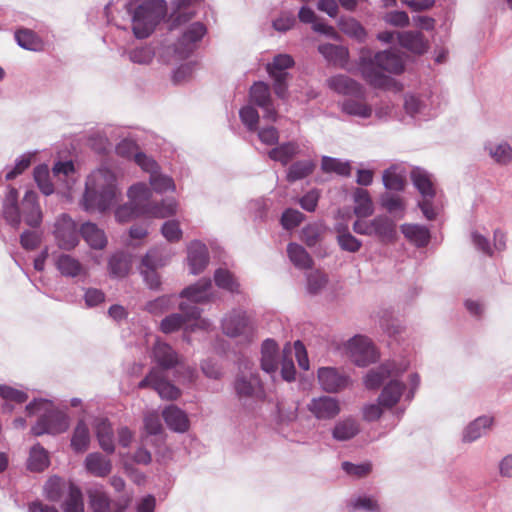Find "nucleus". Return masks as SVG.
<instances>
[{
  "label": "nucleus",
  "instance_id": "obj_47",
  "mask_svg": "<svg viewBox=\"0 0 512 512\" xmlns=\"http://www.w3.org/2000/svg\"><path fill=\"white\" fill-rule=\"evenodd\" d=\"M0 397L3 399V410L12 412L13 404H22L28 399L25 391L9 385H0Z\"/></svg>",
  "mask_w": 512,
  "mask_h": 512
},
{
  "label": "nucleus",
  "instance_id": "obj_38",
  "mask_svg": "<svg viewBox=\"0 0 512 512\" xmlns=\"http://www.w3.org/2000/svg\"><path fill=\"white\" fill-rule=\"evenodd\" d=\"M80 234L92 249H104L107 237L103 229L93 222H85L80 228Z\"/></svg>",
  "mask_w": 512,
  "mask_h": 512
},
{
  "label": "nucleus",
  "instance_id": "obj_29",
  "mask_svg": "<svg viewBox=\"0 0 512 512\" xmlns=\"http://www.w3.org/2000/svg\"><path fill=\"white\" fill-rule=\"evenodd\" d=\"M494 425V417L482 415L470 422L463 430L462 440L465 443H472L486 435Z\"/></svg>",
  "mask_w": 512,
  "mask_h": 512
},
{
  "label": "nucleus",
  "instance_id": "obj_6",
  "mask_svg": "<svg viewBox=\"0 0 512 512\" xmlns=\"http://www.w3.org/2000/svg\"><path fill=\"white\" fill-rule=\"evenodd\" d=\"M180 313H173L166 316L160 323V330L170 334L183 329L185 333L194 332L198 329L208 330L211 322L200 317L201 310L197 306H190L185 301L179 303Z\"/></svg>",
  "mask_w": 512,
  "mask_h": 512
},
{
  "label": "nucleus",
  "instance_id": "obj_17",
  "mask_svg": "<svg viewBox=\"0 0 512 512\" xmlns=\"http://www.w3.org/2000/svg\"><path fill=\"white\" fill-rule=\"evenodd\" d=\"M250 101L263 110V118L275 122L278 119V112L273 105L270 87L264 82H256L249 92Z\"/></svg>",
  "mask_w": 512,
  "mask_h": 512
},
{
  "label": "nucleus",
  "instance_id": "obj_50",
  "mask_svg": "<svg viewBox=\"0 0 512 512\" xmlns=\"http://www.w3.org/2000/svg\"><path fill=\"white\" fill-rule=\"evenodd\" d=\"M108 269L112 277L124 278L131 269V258L124 253H115L109 259Z\"/></svg>",
  "mask_w": 512,
  "mask_h": 512
},
{
  "label": "nucleus",
  "instance_id": "obj_58",
  "mask_svg": "<svg viewBox=\"0 0 512 512\" xmlns=\"http://www.w3.org/2000/svg\"><path fill=\"white\" fill-rule=\"evenodd\" d=\"M34 179L44 195L49 196L54 193L55 186L51 182V175L47 165L42 164L34 168Z\"/></svg>",
  "mask_w": 512,
  "mask_h": 512
},
{
  "label": "nucleus",
  "instance_id": "obj_2",
  "mask_svg": "<svg viewBox=\"0 0 512 512\" xmlns=\"http://www.w3.org/2000/svg\"><path fill=\"white\" fill-rule=\"evenodd\" d=\"M358 69L370 85L385 88L391 83V78L386 73H402L404 71V60L394 50L380 51L372 56L370 49L362 48L359 54Z\"/></svg>",
  "mask_w": 512,
  "mask_h": 512
},
{
  "label": "nucleus",
  "instance_id": "obj_14",
  "mask_svg": "<svg viewBox=\"0 0 512 512\" xmlns=\"http://www.w3.org/2000/svg\"><path fill=\"white\" fill-rule=\"evenodd\" d=\"M52 233L61 250L71 251L79 244L80 231L76 222L66 213L56 218Z\"/></svg>",
  "mask_w": 512,
  "mask_h": 512
},
{
  "label": "nucleus",
  "instance_id": "obj_11",
  "mask_svg": "<svg viewBox=\"0 0 512 512\" xmlns=\"http://www.w3.org/2000/svg\"><path fill=\"white\" fill-rule=\"evenodd\" d=\"M171 257L172 254L164 248H153L143 257L140 273L150 289H157L160 286V277L156 270L165 266Z\"/></svg>",
  "mask_w": 512,
  "mask_h": 512
},
{
  "label": "nucleus",
  "instance_id": "obj_64",
  "mask_svg": "<svg viewBox=\"0 0 512 512\" xmlns=\"http://www.w3.org/2000/svg\"><path fill=\"white\" fill-rule=\"evenodd\" d=\"M381 205L390 214L395 217H403L405 211V204L403 199L394 194L386 193L381 197Z\"/></svg>",
  "mask_w": 512,
  "mask_h": 512
},
{
  "label": "nucleus",
  "instance_id": "obj_49",
  "mask_svg": "<svg viewBox=\"0 0 512 512\" xmlns=\"http://www.w3.org/2000/svg\"><path fill=\"white\" fill-rule=\"evenodd\" d=\"M355 203L354 213L358 218H365L372 215L374 208L369 192L362 188H357L353 193Z\"/></svg>",
  "mask_w": 512,
  "mask_h": 512
},
{
  "label": "nucleus",
  "instance_id": "obj_15",
  "mask_svg": "<svg viewBox=\"0 0 512 512\" xmlns=\"http://www.w3.org/2000/svg\"><path fill=\"white\" fill-rule=\"evenodd\" d=\"M409 367V362L406 359H402L398 362L388 361L381 366L368 371L364 377V385L367 389L378 388L386 379L398 378Z\"/></svg>",
  "mask_w": 512,
  "mask_h": 512
},
{
  "label": "nucleus",
  "instance_id": "obj_5",
  "mask_svg": "<svg viewBox=\"0 0 512 512\" xmlns=\"http://www.w3.org/2000/svg\"><path fill=\"white\" fill-rule=\"evenodd\" d=\"M29 416L39 415L36 424L31 428L35 436L44 434H60L65 432L70 425L68 415L55 408L52 401L47 399H35L25 408Z\"/></svg>",
  "mask_w": 512,
  "mask_h": 512
},
{
  "label": "nucleus",
  "instance_id": "obj_7",
  "mask_svg": "<svg viewBox=\"0 0 512 512\" xmlns=\"http://www.w3.org/2000/svg\"><path fill=\"white\" fill-rule=\"evenodd\" d=\"M221 329L227 337L243 344L252 342L257 334L255 319L241 308L232 309L223 316Z\"/></svg>",
  "mask_w": 512,
  "mask_h": 512
},
{
  "label": "nucleus",
  "instance_id": "obj_42",
  "mask_svg": "<svg viewBox=\"0 0 512 512\" xmlns=\"http://www.w3.org/2000/svg\"><path fill=\"white\" fill-rule=\"evenodd\" d=\"M383 185L388 190L401 191L406 182V170L401 165H392L383 172Z\"/></svg>",
  "mask_w": 512,
  "mask_h": 512
},
{
  "label": "nucleus",
  "instance_id": "obj_28",
  "mask_svg": "<svg viewBox=\"0 0 512 512\" xmlns=\"http://www.w3.org/2000/svg\"><path fill=\"white\" fill-rule=\"evenodd\" d=\"M94 432L99 447L107 454L115 452L114 431L111 423L106 418H97L93 423Z\"/></svg>",
  "mask_w": 512,
  "mask_h": 512
},
{
  "label": "nucleus",
  "instance_id": "obj_55",
  "mask_svg": "<svg viewBox=\"0 0 512 512\" xmlns=\"http://www.w3.org/2000/svg\"><path fill=\"white\" fill-rule=\"evenodd\" d=\"M321 169L325 173H336L340 176H350L352 170L348 160H341L329 156L322 157Z\"/></svg>",
  "mask_w": 512,
  "mask_h": 512
},
{
  "label": "nucleus",
  "instance_id": "obj_22",
  "mask_svg": "<svg viewBox=\"0 0 512 512\" xmlns=\"http://www.w3.org/2000/svg\"><path fill=\"white\" fill-rule=\"evenodd\" d=\"M207 246L201 241L194 240L187 246V264L189 272L193 275L202 273L209 264Z\"/></svg>",
  "mask_w": 512,
  "mask_h": 512
},
{
  "label": "nucleus",
  "instance_id": "obj_43",
  "mask_svg": "<svg viewBox=\"0 0 512 512\" xmlns=\"http://www.w3.org/2000/svg\"><path fill=\"white\" fill-rule=\"evenodd\" d=\"M373 236L384 242H393L396 238V225L387 216H377L372 219Z\"/></svg>",
  "mask_w": 512,
  "mask_h": 512
},
{
  "label": "nucleus",
  "instance_id": "obj_44",
  "mask_svg": "<svg viewBox=\"0 0 512 512\" xmlns=\"http://www.w3.org/2000/svg\"><path fill=\"white\" fill-rule=\"evenodd\" d=\"M401 232L405 238L417 247H425L430 240V232L427 227L419 224H403Z\"/></svg>",
  "mask_w": 512,
  "mask_h": 512
},
{
  "label": "nucleus",
  "instance_id": "obj_34",
  "mask_svg": "<svg viewBox=\"0 0 512 512\" xmlns=\"http://www.w3.org/2000/svg\"><path fill=\"white\" fill-rule=\"evenodd\" d=\"M3 216L5 220L14 228L21 224V206L18 205V191L9 186L5 199L3 201Z\"/></svg>",
  "mask_w": 512,
  "mask_h": 512
},
{
  "label": "nucleus",
  "instance_id": "obj_53",
  "mask_svg": "<svg viewBox=\"0 0 512 512\" xmlns=\"http://www.w3.org/2000/svg\"><path fill=\"white\" fill-rule=\"evenodd\" d=\"M149 184L152 193L164 194L176 191L174 179L169 175L161 173L160 170L149 176Z\"/></svg>",
  "mask_w": 512,
  "mask_h": 512
},
{
  "label": "nucleus",
  "instance_id": "obj_60",
  "mask_svg": "<svg viewBox=\"0 0 512 512\" xmlns=\"http://www.w3.org/2000/svg\"><path fill=\"white\" fill-rule=\"evenodd\" d=\"M315 168V164L311 160H302L293 163L287 172V180L295 182L310 175Z\"/></svg>",
  "mask_w": 512,
  "mask_h": 512
},
{
  "label": "nucleus",
  "instance_id": "obj_16",
  "mask_svg": "<svg viewBox=\"0 0 512 512\" xmlns=\"http://www.w3.org/2000/svg\"><path fill=\"white\" fill-rule=\"evenodd\" d=\"M307 411L318 421H330L341 412L340 401L331 396L313 397L306 405Z\"/></svg>",
  "mask_w": 512,
  "mask_h": 512
},
{
  "label": "nucleus",
  "instance_id": "obj_33",
  "mask_svg": "<svg viewBox=\"0 0 512 512\" xmlns=\"http://www.w3.org/2000/svg\"><path fill=\"white\" fill-rule=\"evenodd\" d=\"M398 43L401 47L414 54H424L429 47L428 40L418 31H404L397 33Z\"/></svg>",
  "mask_w": 512,
  "mask_h": 512
},
{
  "label": "nucleus",
  "instance_id": "obj_51",
  "mask_svg": "<svg viewBox=\"0 0 512 512\" xmlns=\"http://www.w3.org/2000/svg\"><path fill=\"white\" fill-rule=\"evenodd\" d=\"M338 27L344 34L359 42H363L366 39L367 33L365 28L355 18L341 17L338 20Z\"/></svg>",
  "mask_w": 512,
  "mask_h": 512
},
{
  "label": "nucleus",
  "instance_id": "obj_19",
  "mask_svg": "<svg viewBox=\"0 0 512 512\" xmlns=\"http://www.w3.org/2000/svg\"><path fill=\"white\" fill-rule=\"evenodd\" d=\"M215 293L213 290L212 282L208 278L200 279L195 284L184 288L179 297L182 301L187 302L190 306H196L197 303L209 302Z\"/></svg>",
  "mask_w": 512,
  "mask_h": 512
},
{
  "label": "nucleus",
  "instance_id": "obj_20",
  "mask_svg": "<svg viewBox=\"0 0 512 512\" xmlns=\"http://www.w3.org/2000/svg\"><path fill=\"white\" fill-rule=\"evenodd\" d=\"M338 105L344 114L360 119L370 118L374 111L373 107L366 102L364 88L358 95L346 97Z\"/></svg>",
  "mask_w": 512,
  "mask_h": 512
},
{
  "label": "nucleus",
  "instance_id": "obj_63",
  "mask_svg": "<svg viewBox=\"0 0 512 512\" xmlns=\"http://www.w3.org/2000/svg\"><path fill=\"white\" fill-rule=\"evenodd\" d=\"M328 277L320 270H313L306 275V290L309 294L320 293L327 285Z\"/></svg>",
  "mask_w": 512,
  "mask_h": 512
},
{
  "label": "nucleus",
  "instance_id": "obj_35",
  "mask_svg": "<svg viewBox=\"0 0 512 512\" xmlns=\"http://www.w3.org/2000/svg\"><path fill=\"white\" fill-rule=\"evenodd\" d=\"M318 51L329 64L346 68L349 51L345 46L325 43L318 46Z\"/></svg>",
  "mask_w": 512,
  "mask_h": 512
},
{
  "label": "nucleus",
  "instance_id": "obj_56",
  "mask_svg": "<svg viewBox=\"0 0 512 512\" xmlns=\"http://www.w3.org/2000/svg\"><path fill=\"white\" fill-rule=\"evenodd\" d=\"M215 284L231 293L240 292V284L235 275L225 268H218L214 273Z\"/></svg>",
  "mask_w": 512,
  "mask_h": 512
},
{
  "label": "nucleus",
  "instance_id": "obj_4",
  "mask_svg": "<svg viewBox=\"0 0 512 512\" xmlns=\"http://www.w3.org/2000/svg\"><path fill=\"white\" fill-rule=\"evenodd\" d=\"M128 14L131 16L132 30L136 38H147L156 25L167 13L165 0H146L137 3L131 0L126 4Z\"/></svg>",
  "mask_w": 512,
  "mask_h": 512
},
{
  "label": "nucleus",
  "instance_id": "obj_39",
  "mask_svg": "<svg viewBox=\"0 0 512 512\" xmlns=\"http://www.w3.org/2000/svg\"><path fill=\"white\" fill-rule=\"evenodd\" d=\"M279 347L275 340L266 339L261 346V368L268 374L276 373L278 369Z\"/></svg>",
  "mask_w": 512,
  "mask_h": 512
},
{
  "label": "nucleus",
  "instance_id": "obj_52",
  "mask_svg": "<svg viewBox=\"0 0 512 512\" xmlns=\"http://www.w3.org/2000/svg\"><path fill=\"white\" fill-rule=\"evenodd\" d=\"M90 444L89 428L84 421H79L73 431L71 447L76 453L85 452Z\"/></svg>",
  "mask_w": 512,
  "mask_h": 512
},
{
  "label": "nucleus",
  "instance_id": "obj_25",
  "mask_svg": "<svg viewBox=\"0 0 512 512\" xmlns=\"http://www.w3.org/2000/svg\"><path fill=\"white\" fill-rule=\"evenodd\" d=\"M54 264L58 272L66 278L86 277L87 268L70 254L60 253L55 256Z\"/></svg>",
  "mask_w": 512,
  "mask_h": 512
},
{
  "label": "nucleus",
  "instance_id": "obj_24",
  "mask_svg": "<svg viewBox=\"0 0 512 512\" xmlns=\"http://www.w3.org/2000/svg\"><path fill=\"white\" fill-rule=\"evenodd\" d=\"M21 216L24 222L32 228H37L41 225L43 214L36 192L28 190L25 193L21 202Z\"/></svg>",
  "mask_w": 512,
  "mask_h": 512
},
{
  "label": "nucleus",
  "instance_id": "obj_62",
  "mask_svg": "<svg viewBox=\"0 0 512 512\" xmlns=\"http://www.w3.org/2000/svg\"><path fill=\"white\" fill-rule=\"evenodd\" d=\"M348 506L351 510H364L367 512H378L380 510L377 499L366 494L351 498Z\"/></svg>",
  "mask_w": 512,
  "mask_h": 512
},
{
  "label": "nucleus",
  "instance_id": "obj_36",
  "mask_svg": "<svg viewBox=\"0 0 512 512\" xmlns=\"http://www.w3.org/2000/svg\"><path fill=\"white\" fill-rule=\"evenodd\" d=\"M326 82L332 91L347 97L358 95L363 88L361 84L344 74L334 75L328 78Z\"/></svg>",
  "mask_w": 512,
  "mask_h": 512
},
{
  "label": "nucleus",
  "instance_id": "obj_1",
  "mask_svg": "<svg viewBox=\"0 0 512 512\" xmlns=\"http://www.w3.org/2000/svg\"><path fill=\"white\" fill-rule=\"evenodd\" d=\"M120 196L116 174L101 167L87 176L79 205L85 212L104 214L117 204Z\"/></svg>",
  "mask_w": 512,
  "mask_h": 512
},
{
  "label": "nucleus",
  "instance_id": "obj_8",
  "mask_svg": "<svg viewBox=\"0 0 512 512\" xmlns=\"http://www.w3.org/2000/svg\"><path fill=\"white\" fill-rule=\"evenodd\" d=\"M127 197L129 201L119 205L115 211V220L118 223H126L138 216H146L143 206L146 201L152 198V191L145 183L138 182L127 190Z\"/></svg>",
  "mask_w": 512,
  "mask_h": 512
},
{
  "label": "nucleus",
  "instance_id": "obj_30",
  "mask_svg": "<svg viewBox=\"0 0 512 512\" xmlns=\"http://www.w3.org/2000/svg\"><path fill=\"white\" fill-rule=\"evenodd\" d=\"M91 508L94 512H124L127 504L111 503L107 493L102 488L88 491Z\"/></svg>",
  "mask_w": 512,
  "mask_h": 512
},
{
  "label": "nucleus",
  "instance_id": "obj_21",
  "mask_svg": "<svg viewBox=\"0 0 512 512\" xmlns=\"http://www.w3.org/2000/svg\"><path fill=\"white\" fill-rule=\"evenodd\" d=\"M203 0H172L171 21L174 27L186 24L197 15Z\"/></svg>",
  "mask_w": 512,
  "mask_h": 512
},
{
  "label": "nucleus",
  "instance_id": "obj_40",
  "mask_svg": "<svg viewBox=\"0 0 512 512\" xmlns=\"http://www.w3.org/2000/svg\"><path fill=\"white\" fill-rule=\"evenodd\" d=\"M153 358L162 369H170L179 363V357L167 343L157 340L153 346Z\"/></svg>",
  "mask_w": 512,
  "mask_h": 512
},
{
  "label": "nucleus",
  "instance_id": "obj_12",
  "mask_svg": "<svg viewBox=\"0 0 512 512\" xmlns=\"http://www.w3.org/2000/svg\"><path fill=\"white\" fill-rule=\"evenodd\" d=\"M344 348L347 356L357 366L365 367L379 358L372 341L363 335H356L349 339Z\"/></svg>",
  "mask_w": 512,
  "mask_h": 512
},
{
  "label": "nucleus",
  "instance_id": "obj_31",
  "mask_svg": "<svg viewBox=\"0 0 512 512\" xmlns=\"http://www.w3.org/2000/svg\"><path fill=\"white\" fill-rule=\"evenodd\" d=\"M53 177L59 188L68 193L72 190L77 181L75 167L72 161L57 162L52 168Z\"/></svg>",
  "mask_w": 512,
  "mask_h": 512
},
{
  "label": "nucleus",
  "instance_id": "obj_41",
  "mask_svg": "<svg viewBox=\"0 0 512 512\" xmlns=\"http://www.w3.org/2000/svg\"><path fill=\"white\" fill-rule=\"evenodd\" d=\"M485 152L500 165H506L512 161V147L506 141H486Z\"/></svg>",
  "mask_w": 512,
  "mask_h": 512
},
{
  "label": "nucleus",
  "instance_id": "obj_18",
  "mask_svg": "<svg viewBox=\"0 0 512 512\" xmlns=\"http://www.w3.org/2000/svg\"><path fill=\"white\" fill-rule=\"evenodd\" d=\"M318 383L327 393H337L350 384V377L334 367H321L317 372Z\"/></svg>",
  "mask_w": 512,
  "mask_h": 512
},
{
  "label": "nucleus",
  "instance_id": "obj_26",
  "mask_svg": "<svg viewBox=\"0 0 512 512\" xmlns=\"http://www.w3.org/2000/svg\"><path fill=\"white\" fill-rule=\"evenodd\" d=\"M86 472L94 477L105 478L113 468L110 458L100 452L89 453L83 462Z\"/></svg>",
  "mask_w": 512,
  "mask_h": 512
},
{
  "label": "nucleus",
  "instance_id": "obj_32",
  "mask_svg": "<svg viewBox=\"0 0 512 512\" xmlns=\"http://www.w3.org/2000/svg\"><path fill=\"white\" fill-rule=\"evenodd\" d=\"M162 417L167 427L177 433H184L190 427V421L185 411L175 405H168L162 411Z\"/></svg>",
  "mask_w": 512,
  "mask_h": 512
},
{
  "label": "nucleus",
  "instance_id": "obj_61",
  "mask_svg": "<svg viewBox=\"0 0 512 512\" xmlns=\"http://www.w3.org/2000/svg\"><path fill=\"white\" fill-rule=\"evenodd\" d=\"M15 39L24 49L36 51L41 48L42 42L35 32L29 29H21L15 33Z\"/></svg>",
  "mask_w": 512,
  "mask_h": 512
},
{
  "label": "nucleus",
  "instance_id": "obj_54",
  "mask_svg": "<svg viewBox=\"0 0 512 512\" xmlns=\"http://www.w3.org/2000/svg\"><path fill=\"white\" fill-rule=\"evenodd\" d=\"M50 460L48 452L39 444L34 445L28 458V469L35 472H41L49 466Z\"/></svg>",
  "mask_w": 512,
  "mask_h": 512
},
{
  "label": "nucleus",
  "instance_id": "obj_46",
  "mask_svg": "<svg viewBox=\"0 0 512 512\" xmlns=\"http://www.w3.org/2000/svg\"><path fill=\"white\" fill-rule=\"evenodd\" d=\"M300 154V146L297 142H285L271 149L268 153L269 158L287 165L294 157Z\"/></svg>",
  "mask_w": 512,
  "mask_h": 512
},
{
  "label": "nucleus",
  "instance_id": "obj_10",
  "mask_svg": "<svg viewBox=\"0 0 512 512\" xmlns=\"http://www.w3.org/2000/svg\"><path fill=\"white\" fill-rule=\"evenodd\" d=\"M419 385L420 376L417 373H412L409 376V384L406 392L405 386L399 382L397 378H393L384 386L378 397V401L388 409L396 405L402 395H404L406 401L410 402L414 398Z\"/></svg>",
  "mask_w": 512,
  "mask_h": 512
},
{
  "label": "nucleus",
  "instance_id": "obj_3",
  "mask_svg": "<svg viewBox=\"0 0 512 512\" xmlns=\"http://www.w3.org/2000/svg\"><path fill=\"white\" fill-rule=\"evenodd\" d=\"M206 26L202 22H193L185 26L175 39L167 38L161 43L159 61L168 64L172 61L188 57L206 34Z\"/></svg>",
  "mask_w": 512,
  "mask_h": 512
},
{
  "label": "nucleus",
  "instance_id": "obj_48",
  "mask_svg": "<svg viewBox=\"0 0 512 512\" xmlns=\"http://www.w3.org/2000/svg\"><path fill=\"white\" fill-rule=\"evenodd\" d=\"M161 50V45L158 48H155L152 45H145L140 47H135L127 52L129 60L138 65H149L152 63L154 57L157 55L159 57V51Z\"/></svg>",
  "mask_w": 512,
  "mask_h": 512
},
{
  "label": "nucleus",
  "instance_id": "obj_57",
  "mask_svg": "<svg viewBox=\"0 0 512 512\" xmlns=\"http://www.w3.org/2000/svg\"><path fill=\"white\" fill-rule=\"evenodd\" d=\"M63 512H84L83 495L74 484L69 485L68 495L62 504Z\"/></svg>",
  "mask_w": 512,
  "mask_h": 512
},
{
  "label": "nucleus",
  "instance_id": "obj_45",
  "mask_svg": "<svg viewBox=\"0 0 512 512\" xmlns=\"http://www.w3.org/2000/svg\"><path fill=\"white\" fill-rule=\"evenodd\" d=\"M287 255L291 263L299 270H308L313 267V259L304 247L297 243H289Z\"/></svg>",
  "mask_w": 512,
  "mask_h": 512
},
{
  "label": "nucleus",
  "instance_id": "obj_37",
  "mask_svg": "<svg viewBox=\"0 0 512 512\" xmlns=\"http://www.w3.org/2000/svg\"><path fill=\"white\" fill-rule=\"evenodd\" d=\"M143 208L146 216L164 219L176 215L178 202L173 198H168L156 203L150 198L146 201V205Z\"/></svg>",
  "mask_w": 512,
  "mask_h": 512
},
{
  "label": "nucleus",
  "instance_id": "obj_9",
  "mask_svg": "<svg viewBox=\"0 0 512 512\" xmlns=\"http://www.w3.org/2000/svg\"><path fill=\"white\" fill-rule=\"evenodd\" d=\"M411 180L413 185L422 196V200L418 203L423 215L428 220L436 217V210L433 206V199L436 195L433 176L425 169L415 167L412 169Z\"/></svg>",
  "mask_w": 512,
  "mask_h": 512
},
{
  "label": "nucleus",
  "instance_id": "obj_27",
  "mask_svg": "<svg viewBox=\"0 0 512 512\" xmlns=\"http://www.w3.org/2000/svg\"><path fill=\"white\" fill-rule=\"evenodd\" d=\"M360 422L352 417L345 416L335 422L331 429L332 438L338 442H344L353 439L360 433Z\"/></svg>",
  "mask_w": 512,
  "mask_h": 512
},
{
  "label": "nucleus",
  "instance_id": "obj_13",
  "mask_svg": "<svg viewBox=\"0 0 512 512\" xmlns=\"http://www.w3.org/2000/svg\"><path fill=\"white\" fill-rule=\"evenodd\" d=\"M404 108L412 118L422 121L436 116L438 103L431 92L412 93L406 95Z\"/></svg>",
  "mask_w": 512,
  "mask_h": 512
},
{
  "label": "nucleus",
  "instance_id": "obj_23",
  "mask_svg": "<svg viewBox=\"0 0 512 512\" xmlns=\"http://www.w3.org/2000/svg\"><path fill=\"white\" fill-rule=\"evenodd\" d=\"M234 388L240 398H261L264 395L263 385L255 373L237 376Z\"/></svg>",
  "mask_w": 512,
  "mask_h": 512
},
{
  "label": "nucleus",
  "instance_id": "obj_59",
  "mask_svg": "<svg viewBox=\"0 0 512 512\" xmlns=\"http://www.w3.org/2000/svg\"><path fill=\"white\" fill-rule=\"evenodd\" d=\"M294 65V60L289 54H278L273 61L267 64V72L269 76H288L287 69Z\"/></svg>",
  "mask_w": 512,
  "mask_h": 512
}]
</instances>
